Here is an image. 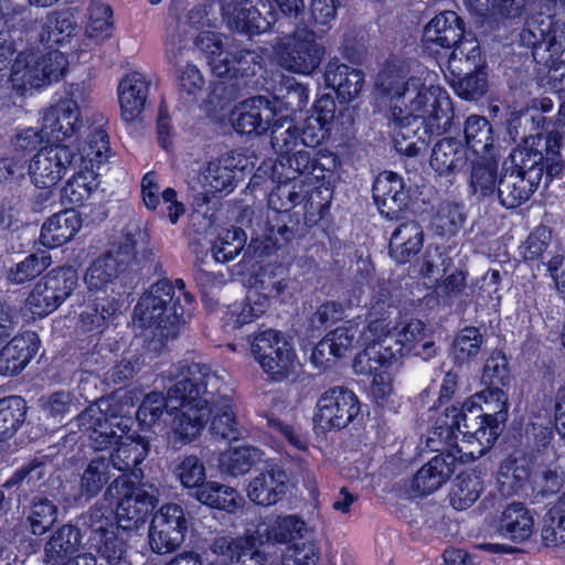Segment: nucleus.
I'll use <instances>...</instances> for the list:
<instances>
[{
    "mask_svg": "<svg viewBox=\"0 0 565 565\" xmlns=\"http://www.w3.org/2000/svg\"><path fill=\"white\" fill-rule=\"evenodd\" d=\"M463 132L468 148L477 154L486 153L492 146V127L482 116H469L465 122Z\"/></svg>",
    "mask_w": 565,
    "mask_h": 565,
    "instance_id": "obj_54",
    "label": "nucleus"
},
{
    "mask_svg": "<svg viewBox=\"0 0 565 565\" xmlns=\"http://www.w3.org/2000/svg\"><path fill=\"white\" fill-rule=\"evenodd\" d=\"M113 11L103 2H93L89 8V22L86 26V35L96 41H104L111 35Z\"/></svg>",
    "mask_w": 565,
    "mask_h": 565,
    "instance_id": "obj_59",
    "label": "nucleus"
},
{
    "mask_svg": "<svg viewBox=\"0 0 565 565\" xmlns=\"http://www.w3.org/2000/svg\"><path fill=\"white\" fill-rule=\"evenodd\" d=\"M223 20L232 30L258 34L275 21L269 0H218Z\"/></svg>",
    "mask_w": 565,
    "mask_h": 565,
    "instance_id": "obj_19",
    "label": "nucleus"
},
{
    "mask_svg": "<svg viewBox=\"0 0 565 565\" xmlns=\"http://www.w3.org/2000/svg\"><path fill=\"white\" fill-rule=\"evenodd\" d=\"M463 34L461 19L454 11H444L433 18L424 29L423 42L427 51H435L436 46L449 49L454 46Z\"/></svg>",
    "mask_w": 565,
    "mask_h": 565,
    "instance_id": "obj_31",
    "label": "nucleus"
},
{
    "mask_svg": "<svg viewBox=\"0 0 565 565\" xmlns=\"http://www.w3.org/2000/svg\"><path fill=\"white\" fill-rule=\"evenodd\" d=\"M439 455L431 458L414 476L411 487L417 494H430L443 487L455 471V465L460 461L457 451L445 445H439Z\"/></svg>",
    "mask_w": 565,
    "mask_h": 565,
    "instance_id": "obj_25",
    "label": "nucleus"
},
{
    "mask_svg": "<svg viewBox=\"0 0 565 565\" xmlns=\"http://www.w3.org/2000/svg\"><path fill=\"white\" fill-rule=\"evenodd\" d=\"M78 282L73 266H61L50 270L31 290L26 307L34 315L44 317L55 311L74 291Z\"/></svg>",
    "mask_w": 565,
    "mask_h": 565,
    "instance_id": "obj_13",
    "label": "nucleus"
},
{
    "mask_svg": "<svg viewBox=\"0 0 565 565\" xmlns=\"http://www.w3.org/2000/svg\"><path fill=\"white\" fill-rule=\"evenodd\" d=\"M262 459V452L250 446H239L232 448L221 455L220 466L221 469L231 475H244L252 466Z\"/></svg>",
    "mask_w": 565,
    "mask_h": 565,
    "instance_id": "obj_52",
    "label": "nucleus"
},
{
    "mask_svg": "<svg viewBox=\"0 0 565 565\" xmlns=\"http://www.w3.org/2000/svg\"><path fill=\"white\" fill-rule=\"evenodd\" d=\"M90 102L83 84H72L64 98L44 110L42 115L43 132L52 142H62L72 137L82 127V111Z\"/></svg>",
    "mask_w": 565,
    "mask_h": 565,
    "instance_id": "obj_12",
    "label": "nucleus"
},
{
    "mask_svg": "<svg viewBox=\"0 0 565 565\" xmlns=\"http://www.w3.org/2000/svg\"><path fill=\"white\" fill-rule=\"evenodd\" d=\"M467 8L480 17H516L523 4L518 0H465Z\"/></svg>",
    "mask_w": 565,
    "mask_h": 565,
    "instance_id": "obj_60",
    "label": "nucleus"
},
{
    "mask_svg": "<svg viewBox=\"0 0 565 565\" xmlns=\"http://www.w3.org/2000/svg\"><path fill=\"white\" fill-rule=\"evenodd\" d=\"M495 184V166L486 161L475 162L470 174V188L472 192L482 198L492 195Z\"/></svg>",
    "mask_w": 565,
    "mask_h": 565,
    "instance_id": "obj_62",
    "label": "nucleus"
},
{
    "mask_svg": "<svg viewBox=\"0 0 565 565\" xmlns=\"http://www.w3.org/2000/svg\"><path fill=\"white\" fill-rule=\"evenodd\" d=\"M288 490L287 472L277 465H270L250 480L247 495L256 504L268 507L282 500Z\"/></svg>",
    "mask_w": 565,
    "mask_h": 565,
    "instance_id": "obj_29",
    "label": "nucleus"
},
{
    "mask_svg": "<svg viewBox=\"0 0 565 565\" xmlns=\"http://www.w3.org/2000/svg\"><path fill=\"white\" fill-rule=\"evenodd\" d=\"M68 65L67 57L57 50L45 53L25 51L17 55L9 82L19 94L58 81Z\"/></svg>",
    "mask_w": 565,
    "mask_h": 565,
    "instance_id": "obj_8",
    "label": "nucleus"
},
{
    "mask_svg": "<svg viewBox=\"0 0 565 565\" xmlns=\"http://www.w3.org/2000/svg\"><path fill=\"white\" fill-rule=\"evenodd\" d=\"M324 81L337 92L341 102L349 103L361 93L364 75L362 71L339 61H330L326 67Z\"/></svg>",
    "mask_w": 565,
    "mask_h": 565,
    "instance_id": "obj_34",
    "label": "nucleus"
},
{
    "mask_svg": "<svg viewBox=\"0 0 565 565\" xmlns=\"http://www.w3.org/2000/svg\"><path fill=\"white\" fill-rule=\"evenodd\" d=\"M169 374L175 382L167 396L157 391L148 393L137 411V419L142 427L151 428L168 413L173 416L174 438L189 444L202 434L209 418L207 399L200 395V385L214 386L218 380L210 366L196 362H181Z\"/></svg>",
    "mask_w": 565,
    "mask_h": 565,
    "instance_id": "obj_2",
    "label": "nucleus"
},
{
    "mask_svg": "<svg viewBox=\"0 0 565 565\" xmlns=\"http://www.w3.org/2000/svg\"><path fill=\"white\" fill-rule=\"evenodd\" d=\"M540 141L539 137L529 136L511 153L512 162L516 168L513 172L529 178L530 173L535 171L539 174V183L544 174V157L542 151L537 149Z\"/></svg>",
    "mask_w": 565,
    "mask_h": 565,
    "instance_id": "obj_47",
    "label": "nucleus"
},
{
    "mask_svg": "<svg viewBox=\"0 0 565 565\" xmlns=\"http://www.w3.org/2000/svg\"><path fill=\"white\" fill-rule=\"evenodd\" d=\"M482 489V482L478 476L471 473L458 475L450 492L451 505L456 510L470 508L480 497Z\"/></svg>",
    "mask_w": 565,
    "mask_h": 565,
    "instance_id": "obj_53",
    "label": "nucleus"
},
{
    "mask_svg": "<svg viewBox=\"0 0 565 565\" xmlns=\"http://www.w3.org/2000/svg\"><path fill=\"white\" fill-rule=\"evenodd\" d=\"M51 263V255L45 250L31 254L24 260L10 268L8 280L17 285L24 284L43 273Z\"/></svg>",
    "mask_w": 565,
    "mask_h": 565,
    "instance_id": "obj_55",
    "label": "nucleus"
},
{
    "mask_svg": "<svg viewBox=\"0 0 565 565\" xmlns=\"http://www.w3.org/2000/svg\"><path fill=\"white\" fill-rule=\"evenodd\" d=\"M110 469V462L106 457L98 456L92 459L82 473L79 492L75 500L87 502L96 497L109 481L111 477Z\"/></svg>",
    "mask_w": 565,
    "mask_h": 565,
    "instance_id": "obj_46",
    "label": "nucleus"
},
{
    "mask_svg": "<svg viewBox=\"0 0 565 565\" xmlns=\"http://www.w3.org/2000/svg\"><path fill=\"white\" fill-rule=\"evenodd\" d=\"M255 540L259 544H294L305 539L311 529L307 522L297 514L278 515L271 520L259 523L255 530Z\"/></svg>",
    "mask_w": 565,
    "mask_h": 565,
    "instance_id": "obj_27",
    "label": "nucleus"
},
{
    "mask_svg": "<svg viewBox=\"0 0 565 565\" xmlns=\"http://www.w3.org/2000/svg\"><path fill=\"white\" fill-rule=\"evenodd\" d=\"M189 523L182 507L175 503L162 505L152 516L149 543L156 553L177 550L184 541Z\"/></svg>",
    "mask_w": 565,
    "mask_h": 565,
    "instance_id": "obj_21",
    "label": "nucleus"
},
{
    "mask_svg": "<svg viewBox=\"0 0 565 565\" xmlns=\"http://www.w3.org/2000/svg\"><path fill=\"white\" fill-rule=\"evenodd\" d=\"M539 184V174L535 171L529 178L513 171L504 173L497 188L499 202L507 209L518 207L530 199Z\"/></svg>",
    "mask_w": 565,
    "mask_h": 565,
    "instance_id": "obj_33",
    "label": "nucleus"
},
{
    "mask_svg": "<svg viewBox=\"0 0 565 565\" xmlns=\"http://www.w3.org/2000/svg\"><path fill=\"white\" fill-rule=\"evenodd\" d=\"M89 546L108 564H117L126 553V532L113 522V510L93 508L87 515Z\"/></svg>",
    "mask_w": 565,
    "mask_h": 565,
    "instance_id": "obj_16",
    "label": "nucleus"
},
{
    "mask_svg": "<svg viewBox=\"0 0 565 565\" xmlns=\"http://www.w3.org/2000/svg\"><path fill=\"white\" fill-rule=\"evenodd\" d=\"M255 536L254 531L237 539L217 537L212 543L211 551L216 556L228 558L231 565H265L266 555L258 548L263 544H259Z\"/></svg>",
    "mask_w": 565,
    "mask_h": 565,
    "instance_id": "obj_28",
    "label": "nucleus"
},
{
    "mask_svg": "<svg viewBox=\"0 0 565 565\" xmlns=\"http://www.w3.org/2000/svg\"><path fill=\"white\" fill-rule=\"evenodd\" d=\"M371 305L364 339L376 341L359 353L353 362L358 374L373 373L391 366L405 353L429 360L436 354L434 341L426 340V329L418 319H403L391 326V302L387 290Z\"/></svg>",
    "mask_w": 565,
    "mask_h": 565,
    "instance_id": "obj_3",
    "label": "nucleus"
},
{
    "mask_svg": "<svg viewBox=\"0 0 565 565\" xmlns=\"http://www.w3.org/2000/svg\"><path fill=\"white\" fill-rule=\"evenodd\" d=\"M246 236L241 228L223 230L212 246V254L216 262H230L243 249Z\"/></svg>",
    "mask_w": 565,
    "mask_h": 565,
    "instance_id": "obj_56",
    "label": "nucleus"
},
{
    "mask_svg": "<svg viewBox=\"0 0 565 565\" xmlns=\"http://www.w3.org/2000/svg\"><path fill=\"white\" fill-rule=\"evenodd\" d=\"M78 160L74 159L77 168L86 171L97 172L107 162L110 149L106 131L100 128H94L86 137L84 145L77 149Z\"/></svg>",
    "mask_w": 565,
    "mask_h": 565,
    "instance_id": "obj_43",
    "label": "nucleus"
},
{
    "mask_svg": "<svg viewBox=\"0 0 565 565\" xmlns=\"http://www.w3.org/2000/svg\"><path fill=\"white\" fill-rule=\"evenodd\" d=\"M465 221L462 206L455 202L443 201L439 203L431 226L439 235H452Z\"/></svg>",
    "mask_w": 565,
    "mask_h": 565,
    "instance_id": "obj_58",
    "label": "nucleus"
},
{
    "mask_svg": "<svg viewBox=\"0 0 565 565\" xmlns=\"http://www.w3.org/2000/svg\"><path fill=\"white\" fill-rule=\"evenodd\" d=\"M268 196V205L277 212H286L300 204L308 194L305 181H281Z\"/></svg>",
    "mask_w": 565,
    "mask_h": 565,
    "instance_id": "obj_51",
    "label": "nucleus"
},
{
    "mask_svg": "<svg viewBox=\"0 0 565 565\" xmlns=\"http://www.w3.org/2000/svg\"><path fill=\"white\" fill-rule=\"evenodd\" d=\"M242 159L227 152L200 166L190 179V186L209 203L216 195H227L235 189V175Z\"/></svg>",
    "mask_w": 565,
    "mask_h": 565,
    "instance_id": "obj_15",
    "label": "nucleus"
},
{
    "mask_svg": "<svg viewBox=\"0 0 565 565\" xmlns=\"http://www.w3.org/2000/svg\"><path fill=\"white\" fill-rule=\"evenodd\" d=\"M435 74L423 71L405 78L403 70L388 64L377 76L376 88L388 99V125L398 150L424 126L449 119L452 113L448 93L434 84Z\"/></svg>",
    "mask_w": 565,
    "mask_h": 565,
    "instance_id": "obj_1",
    "label": "nucleus"
},
{
    "mask_svg": "<svg viewBox=\"0 0 565 565\" xmlns=\"http://www.w3.org/2000/svg\"><path fill=\"white\" fill-rule=\"evenodd\" d=\"M81 533L76 526L65 524L51 535L44 545V559L51 565L68 563L78 552Z\"/></svg>",
    "mask_w": 565,
    "mask_h": 565,
    "instance_id": "obj_37",
    "label": "nucleus"
},
{
    "mask_svg": "<svg viewBox=\"0 0 565 565\" xmlns=\"http://www.w3.org/2000/svg\"><path fill=\"white\" fill-rule=\"evenodd\" d=\"M192 302V296L184 290L182 279L173 285L168 279L152 284L135 307V319L142 328H156L161 338L174 337L175 329L184 315L181 303Z\"/></svg>",
    "mask_w": 565,
    "mask_h": 565,
    "instance_id": "obj_5",
    "label": "nucleus"
},
{
    "mask_svg": "<svg viewBox=\"0 0 565 565\" xmlns=\"http://www.w3.org/2000/svg\"><path fill=\"white\" fill-rule=\"evenodd\" d=\"M424 243V232L415 221L399 224L390 239V255L397 263H407L419 253Z\"/></svg>",
    "mask_w": 565,
    "mask_h": 565,
    "instance_id": "obj_38",
    "label": "nucleus"
},
{
    "mask_svg": "<svg viewBox=\"0 0 565 565\" xmlns=\"http://www.w3.org/2000/svg\"><path fill=\"white\" fill-rule=\"evenodd\" d=\"M501 433L498 418L486 416L483 407L473 401L447 407L428 433L427 447L439 445L452 448L461 462L472 461L489 450Z\"/></svg>",
    "mask_w": 565,
    "mask_h": 565,
    "instance_id": "obj_4",
    "label": "nucleus"
},
{
    "mask_svg": "<svg viewBox=\"0 0 565 565\" xmlns=\"http://www.w3.org/2000/svg\"><path fill=\"white\" fill-rule=\"evenodd\" d=\"M468 150L452 138L439 140L433 148L430 166L439 175L455 173L462 169L468 160Z\"/></svg>",
    "mask_w": 565,
    "mask_h": 565,
    "instance_id": "obj_44",
    "label": "nucleus"
},
{
    "mask_svg": "<svg viewBox=\"0 0 565 565\" xmlns=\"http://www.w3.org/2000/svg\"><path fill=\"white\" fill-rule=\"evenodd\" d=\"M541 537L546 546H556L565 542V513L562 510L551 509L545 514Z\"/></svg>",
    "mask_w": 565,
    "mask_h": 565,
    "instance_id": "obj_63",
    "label": "nucleus"
},
{
    "mask_svg": "<svg viewBox=\"0 0 565 565\" xmlns=\"http://www.w3.org/2000/svg\"><path fill=\"white\" fill-rule=\"evenodd\" d=\"M279 65L298 74L309 75L321 63L323 47L317 42L316 34L300 29L280 40L277 46Z\"/></svg>",
    "mask_w": 565,
    "mask_h": 565,
    "instance_id": "obj_17",
    "label": "nucleus"
},
{
    "mask_svg": "<svg viewBox=\"0 0 565 565\" xmlns=\"http://www.w3.org/2000/svg\"><path fill=\"white\" fill-rule=\"evenodd\" d=\"M115 451L109 458L110 467L122 472L131 471L135 478L139 475L136 467L143 461L148 454V445L140 438H135L129 433L117 438Z\"/></svg>",
    "mask_w": 565,
    "mask_h": 565,
    "instance_id": "obj_41",
    "label": "nucleus"
},
{
    "mask_svg": "<svg viewBox=\"0 0 565 565\" xmlns=\"http://www.w3.org/2000/svg\"><path fill=\"white\" fill-rule=\"evenodd\" d=\"M150 79L140 72L126 74L118 84V99L121 118L126 122L137 120L146 106Z\"/></svg>",
    "mask_w": 565,
    "mask_h": 565,
    "instance_id": "obj_30",
    "label": "nucleus"
},
{
    "mask_svg": "<svg viewBox=\"0 0 565 565\" xmlns=\"http://www.w3.org/2000/svg\"><path fill=\"white\" fill-rule=\"evenodd\" d=\"M195 497L205 505L230 513L239 511L245 504L244 498L235 489L216 481H207L202 484Z\"/></svg>",
    "mask_w": 565,
    "mask_h": 565,
    "instance_id": "obj_45",
    "label": "nucleus"
},
{
    "mask_svg": "<svg viewBox=\"0 0 565 565\" xmlns=\"http://www.w3.org/2000/svg\"><path fill=\"white\" fill-rule=\"evenodd\" d=\"M77 172L66 182L61 192L64 204L82 205L98 188L97 172L77 168Z\"/></svg>",
    "mask_w": 565,
    "mask_h": 565,
    "instance_id": "obj_49",
    "label": "nucleus"
},
{
    "mask_svg": "<svg viewBox=\"0 0 565 565\" xmlns=\"http://www.w3.org/2000/svg\"><path fill=\"white\" fill-rule=\"evenodd\" d=\"M82 227V220L75 210H65L49 217L42 225L40 242L49 248L70 242Z\"/></svg>",
    "mask_w": 565,
    "mask_h": 565,
    "instance_id": "obj_35",
    "label": "nucleus"
},
{
    "mask_svg": "<svg viewBox=\"0 0 565 565\" xmlns=\"http://www.w3.org/2000/svg\"><path fill=\"white\" fill-rule=\"evenodd\" d=\"M291 111L288 104L277 97L256 96L235 106L231 121L238 132L263 135L270 127L285 126Z\"/></svg>",
    "mask_w": 565,
    "mask_h": 565,
    "instance_id": "obj_11",
    "label": "nucleus"
},
{
    "mask_svg": "<svg viewBox=\"0 0 565 565\" xmlns=\"http://www.w3.org/2000/svg\"><path fill=\"white\" fill-rule=\"evenodd\" d=\"M24 418L25 404L21 397L0 399V456L4 451L6 440L14 434Z\"/></svg>",
    "mask_w": 565,
    "mask_h": 565,
    "instance_id": "obj_50",
    "label": "nucleus"
},
{
    "mask_svg": "<svg viewBox=\"0 0 565 565\" xmlns=\"http://www.w3.org/2000/svg\"><path fill=\"white\" fill-rule=\"evenodd\" d=\"M76 21L70 11L50 12L42 24L40 41L49 46L62 44L72 36Z\"/></svg>",
    "mask_w": 565,
    "mask_h": 565,
    "instance_id": "obj_48",
    "label": "nucleus"
},
{
    "mask_svg": "<svg viewBox=\"0 0 565 565\" xmlns=\"http://www.w3.org/2000/svg\"><path fill=\"white\" fill-rule=\"evenodd\" d=\"M141 195L145 205L154 210L160 203V198L167 204L168 217L172 224H175L179 217L184 213V205L177 200V192L172 188H167L160 192L158 177L153 172H148L141 180Z\"/></svg>",
    "mask_w": 565,
    "mask_h": 565,
    "instance_id": "obj_42",
    "label": "nucleus"
},
{
    "mask_svg": "<svg viewBox=\"0 0 565 565\" xmlns=\"http://www.w3.org/2000/svg\"><path fill=\"white\" fill-rule=\"evenodd\" d=\"M250 354L260 369L276 382L297 373L300 362L291 340L282 332L267 329L249 340Z\"/></svg>",
    "mask_w": 565,
    "mask_h": 565,
    "instance_id": "obj_9",
    "label": "nucleus"
},
{
    "mask_svg": "<svg viewBox=\"0 0 565 565\" xmlns=\"http://www.w3.org/2000/svg\"><path fill=\"white\" fill-rule=\"evenodd\" d=\"M467 401H473L479 407L482 404L486 407V416L498 418V424L501 426L505 422L508 416V396L498 386H488L483 391L467 398Z\"/></svg>",
    "mask_w": 565,
    "mask_h": 565,
    "instance_id": "obj_57",
    "label": "nucleus"
},
{
    "mask_svg": "<svg viewBox=\"0 0 565 565\" xmlns=\"http://www.w3.org/2000/svg\"><path fill=\"white\" fill-rule=\"evenodd\" d=\"M195 46L202 51L212 72L222 78L249 76L260 67V56L241 46L231 38L213 31H202L194 39Z\"/></svg>",
    "mask_w": 565,
    "mask_h": 565,
    "instance_id": "obj_7",
    "label": "nucleus"
},
{
    "mask_svg": "<svg viewBox=\"0 0 565 565\" xmlns=\"http://www.w3.org/2000/svg\"><path fill=\"white\" fill-rule=\"evenodd\" d=\"M136 235L127 233L108 253L95 259L86 270L85 284L90 291H99L124 273L136 258Z\"/></svg>",
    "mask_w": 565,
    "mask_h": 565,
    "instance_id": "obj_18",
    "label": "nucleus"
},
{
    "mask_svg": "<svg viewBox=\"0 0 565 565\" xmlns=\"http://www.w3.org/2000/svg\"><path fill=\"white\" fill-rule=\"evenodd\" d=\"M132 399L127 394H115L89 405L78 416V427L95 450H105L118 437L130 431L132 419L127 416Z\"/></svg>",
    "mask_w": 565,
    "mask_h": 565,
    "instance_id": "obj_6",
    "label": "nucleus"
},
{
    "mask_svg": "<svg viewBox=\"0 0 565 565\" xmlns=\"http://www.w3.org/2000/svg\"><path fill=\"white\" fill-rule=\"evenodd\" d=\"M318 559L319 548L313 541L296 542L282 553L284 565H316Z\"/></svg>",
    "mask_w": 565,
    "mask_h": 565,
    "instance_id": "obj_64",
    "label": "nucleus"
},
{
    "mask_svg": "<svg viewBox=\"0 0 565 565\" xmlns=\"http://www.w3.org/2000/svg\"><path fill=\"white\" fill-rule=\"evenodd\" d=\"M38 352V338L34 332L13 337L0 350V374L12 376L20 373Z\"/></svg>",
    "mask_w": 565,
    "mask_h": 565,
    "instance_id": "obj_32",
    "label": "nucleus"
},
{
    "mask_svg": "<svg viewBox=\"0 0 565 565\" xmlns=\"http://www.w3.org/2000/svg\"><path fill=\"white\" fill-rule=\"evenodd\" d=\"M315 161L308 150L301 149L292 154L278 157L273 167V178L276 182L305 181L308 188V181L311 180L310 174L313 171Z\"/></svg>",
    "mask_w": 565,
    "mask_h": 565,
    "instance_id": "obj_39",
    "label": "nucleus"
},
{
    "mask_svg": "<svg viewBox=\"0 0 565 565\" xmlns=\"http://www.w3.org/2000/svg\"><path fill=\"white\" fill-rule=\"evenodd\" d=\"M360 413V402L353 391L334 386L324 391L316 406L315 423L322 430L345 428Z\"/></svg>",
    "mask_w": 565,
    "mask_h": 565,
    "instance_id": "obj_20",
    "label": "nucleus"
},
{
    "mask_svg": "<svg viewBox=\"0 0 565 565\" xmlns=\"http://www.w3.org/2000/svg\"><path fill=\"white\" fill-rule=\"evenodd\" d=\"M498 532L514 543L525 542L534 532L533 515L522 503H512L503 510Z\"/></svg>",
    "mask_w": 565,
    "mask_h": 565,
    "instance_id": "obj_36",
    "label": "nucleus"
},
{
    "mask_svg": "<svg viewBox=\"0 0 565 565\" xmlns=\"http://www.w3.org/2000/svg\"><path fill=\"white\" fill-rule=\"evenodd\" d=\"M529 478V460L523 455H511L500 465L498 471L499 490L504 497L519 494L526 488Z\"/></svg>",
    "mask_w": 565,
    "mask_h": 565,
    "instance_id": "obj_40",
    "label": "nucleus"
},
{
    "mask_svg": "<svg viewBox=\"0 0 565 565\" xmlns=\"http://www.w3.org/2000/svg\"><path fill=\"white\" fill-rule=\"evenodd\" d=\"M159 490L152 484H134L126 476L114 480L106 491L107 498H117L116 525L124 530H137L158 502Z\"/></svg>",
    "mask_w": 565,
    "mask_h": 565,
    "instance_id": "obj_10",
    "label": "nucleus"
},
{
    "mask_svg": "<svg viewBox=\"0 0 565 565\" xmlns=\"http://www.w3.org/2000/svg\"><path fill=\"white\" fill-rule=\"evenodd\" d=\"M76 154L68 146L54 145L42 148L31 160L29 173L38 188L49 189L55 185L73 164Z\"/></svg>",
    "mask_w": 565,
    "mask_h": 565,
    "instance_id": "obj_24",
    "label": "nucleus"
},
{
    "mask_svg": "<svg viewBox=\"0 0 565 565\" xmlns=\"http://www.w3.org/2000/svg\"><path fill=\"white\" fill-rule=\"evenodd\" d=\"M367 328V319L350 320L345 324L329 332L313 349L312 363L318 367H328L331 362L344 356L355 343L363 344L366 349L376 341L364 339Z\"/></svg>",
    "mask_w": 565,
    "mask_h": 565,
    "instance_id": "obj_22",
    "label": "nucleus"
},
{
    "mask_svg": "<svg viewBox=\"0 0 565 565\" xmlns=\"http://www.w3.org/2000/svg\"><path fill=\"white\" fill-rule=\"evenodd\" d=\"M520 41L522 45L532 47L537 62L553 63L565 50V24L551 15H533L526 20Z\"/></svg>",
    "mask_w": 565,
    "mask_h": 565,
    "instance_id": "obj_14",
    "label": "nucleus"
},
{
    "mask_svg": "<svg viewBox=\"0 0 565 565\" xmlns=\"http://www.w3.org/2000/svg\"><path fill=\"white\" fill-rule=\"evenodd\" d=\"M373 198L380 213L386 218H397L407 207L409 193L401 175L392 171L380 173L373 183Z\"/></svg>",
    "mask_w": 565,
    "mask_h": 565,
    "instance_id": "obj_26",
    "label": "nucleus"
},
{
    "mask_svg": "<svg viewBox=\"0 0 565 565\" xmlns=\"http://www.w3.org/2000/svg\"><path fill=\"white\" fill-rule=\"evenodd\" d=\"M57 509L45 498H34L29 513L31 531L35 535L45 533L56 521Z\"/></svg>",
    "mask_w": 565,
    "mask_h": 565,
    "instance_id": "obj_61",
    "label": "nucleus"
},
{
    "mask_svg": "<svg viewBox=\"0 0 565 565\" xmlns=\"http://www.w3.org/2000/svg\"><path fill=\"white\" fill-rule=\"evenodd\" d=\"M218 383L214 386L200 385V395L206 397V405L209 407V418L213 414L211 420V431L213 435L218 436L226 440H238L242 433L238 428L236 415L234 412L232 398L228 395V387L224 380L216 373Z\"/></svg>",
    "mask_w": 565,
    "mask_h": 565,
    "instance_id": "obj_23",
    "label": "nucleus"
}]
</instances>
